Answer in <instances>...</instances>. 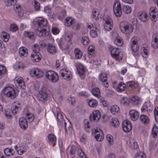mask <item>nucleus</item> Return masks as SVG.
<instances>
[{"instance_id": "nucleus-1", "label": "nucleus", "mask_w": 158, "mask_h": 158, "mask_svg": "<svg viewBox=\"0 0 158 158\" xmlns=\"http://www.w3.org/2000/svg\"><path fill=\"white\" fill-rule=\"evenodd\" d=\"M34 23L38 27L36 34L39 36H45L48 34V32L44 27L47 26V20L42 17H37L34 19Z\"/></svg>"}, {"instance_id": "nucleus-2", "label": "nucleus", "mask_w": 158, "mask_h": 158, "mask_svg": "<svg viewBox=\"0 0 158 158\" xmlns=\"http://www.w3.org/2000/svg\"><path fill=\"white\" fill-rule=\"evenodd\" d=\"M120 28L121 31L125 34H130L133 30L132 25L126 21H122L120 24Z\"/></svg>"}, {"instance_id": "nucleus-3", "label": "nucleus", "mask_w": 158, "mask_h": 158, "mask_svg": "<svg viewBox=\"0 0 158 158\" xmlns=\"http://www.w3.org/2000/svg\"><path fill=\"white\" fill-rule=\"evenodd\" d=\"M112 57L118 61L121 60L123 57L122 52L120 49L117 48H113L110 52Z\"/></svg>"}, {"instance_id": "nucleus-4", "label": "nucleus", "mask_w": 158, "mask_h": 158, "mask_svg": "<svg viewBox=\"0 0 158 158\" xmlns=\"http://www.w3.org/2000/svg\"><path fill=\"white\" fill-rule=\"evenodd\" d=\"M46 77L49 81L53 83L57 82L59 79L58 74L54 71L49 70L45 74Z\"/></svg>"}, {"instance_id": "nucleus-5", "label": "nucleus", "mask_w": 158, "mask_h": 158, "mask_svg": "<svg viewBox=\"0 0 158 158\" xmlns=\"http://www.w3.org/2000/svg\"><path fill=\"white\" fill-rule=\"evenodd\" d=\"M57 118L59 121L61 123H64V126L66 129L67 133L68 134H70L72 130V128L70 126L69 123L68 122V125L65 121L63 119V116L61 113L58 112L57 114Z\"/></svg>"}, {"instance_id": "nucleus-6", "label": "nucleus", "mask_w": 158, "mask_h": 158, "mask_svg": "<svg viewBox=\"0 0 158 158\" xmlns=\"http://www.w3.org/2000/svg\"><path fill=\"white\" fill-rule=\"evenodd\" d=\"M3 93L5 96L11 99H14L16 97L15 91L11 87H6L3 90Z\"/></svg>"}, {"instance_id": "nucleus-7", "label": "nucleus", "mask_w": 158, "mask_h": 158, "mask_svg": "<svg viewBox=\"0 0 158 158\" xmlns=\"http://www.w3.org/2000/svg\"><path fill=\"white\" fill-rule=\"evenodd\" d=\"M47 88L45 86H43L41 88L40 91L38 94L37 98L38 100L42 102L46 101L48 97V94L46 92Z\"/></svg>"}, {"instance_id": "nucleus-8", "label": "nucleus", "mask_w": 158, "mask_h": 158, "mask_svg": "<svg viewBox=\"0 0 158 158\" xmlns=\"http://www.w3.org/2000/svg\"><path fill=\"white\" fill-rule=\"evenodd\" d=\"M114 13L115 16L117 17H120L122 15L121 4L119 1L116 0L113 4V7Z\"/></svg>"}, {"instance_id": "nucleus-9", "label": "nucleus", "mask_w": 158, "mask_h": 158, "mask_svg": "<svg viewBox=\"0 0 158 158\" xmlns=\"http://www.w3.org/2000/svg\"><path fill=\"white\" fill-rule=\"evenodd\" d=\"M92 133L97 141H101L103 139L104 135L103 132L99 128L92 129Z\"/></svg>"}, {"instance_id": "nucleus-10", "label": "nucleus", "mask_w": 158, "mask_h": 158, "mask_svg": "<svg viewBox=\"0 0 158 158\" xmlns=\"http://www.w3.org/2000/svg\"><path fill=\"white\" fill-rule=\"evenodd\" d=\"M103 19L104 20V28L108 31L110 30L113 27V21L109 16H105Z\"/></svg>"}, {"instance_id": "nucleus-11", "label": "nucleus", "mask_w": 158, "mask_h": 158, "mask_svg": "<svg viewBox=\"0 0 158 158\" xmlns=\"http://www.w3.org/2000/svg\"><path fill=\"white\" fill-rule=\"evenodd\" d=\"M149 15L151 20L156 22L158 19V10L156 7H151L149 9Z\"/></svg>"}, {"instance_id": "nucleus-12", "label": "nucleus", "mask_w": 158, "mask_h": 158, "mask_svg": "<svg viewBox=\"0 0 158 158\" xmlns=\"http://www.w3.org/2000/svg\"><path fill=\"white\" fill-rule=\"evenodd\" d=\"M29 73L31 76L37 78H41L44 75L43 71L38 68L32 69L30 70Z\"/></svg>"}, {"instance_id": "nucleus-13", "label": "nucleus", "mask_w": 158, "mask_h": 158, "mask_svg": "<svg viewBox=\"0 0 158 158\" xmlns=\"http://www.w3.org/2000/svg\"><path fill=\"white\" fill-rule=\"evenodd\" d=\"M101 117L100 112L97 110L93 111L92 114L90 115L89 118L91 121H98Z\"/></svg>"}, {"instance_id": "nucleus-14", "label": "nucleus", "mask_w": 158, "mask_h": 158, "mask_svg": "<svg viewBox=\"0 0 158 158\" xmlns=\"http://www.w3.org/2000/svg\"><path fill=\"white\" fill-rule=\"evenodd\" d=\"M71 40H61L59 43V45L62 50H67L72 44Z\"/></svg>"}, {"instance_id": "nucleus-15", "label": "nucleus", "mask_w": 158, "mask_h": 158, "mask_svg": "<svg viewBox=\"0 0 158 158\" xmlns=\"http://www.w3.org/2000/svg\"><path fill=\"white\" fill-rule=\"evenodd\" d=\"M132 125L130 121L126 120L123 122L122 128L124 132H129L132 130Z\"/></svg>"}, {"instance_id": "nucleus-16", "label": "nucleus", "mask_w": 158, "mask_h": 158, "mask_svg": "<svg viewBox=\"0 0 158 158\" xmlns=\"http://www.w3.org/2000/svg\"><path fill=\"white\" fill-rule=\"evenodd\" d=\"M131 48L133 52L132 53L135 55L139 49V46L137 40H131Z\"/></svg>"}, {"instance_id": "nucleus-17", "label": "nucleus", "mask_w": 158, "mask_h": 158, "mask_svg": "<svg viewBox=\"0 0 158 158\" xmlns=\"http://www.w3.org/2000/svg\"><path fill=\"white\" fill-rule=\"evenodd\" d=\"M61 77L64 79L69 80L71 78L72 74L69 70L66 69L61 70L60 71Z\"/></svg>"}, {"instance_id": "nucleus-18", "label": "nucleus", "mask_w": 158, "mask_h": 158, "mask_svg": "<svg viewBox=\"0 0 158 158\" xmlns=\"http://www.w3.org/2000/svg\"><path fill=\"white\" fill-rule=\"evenodd\" d=\"M23 114L25 116V118L27 119L29 123L33 121L34 119V116L33 114L29 112L27 108H25L23 111Z\"/></svg>"}, {"instance_id": "nucleus-19", "label": "nucleus", "mask_w": 158, "mask_h": 158, "mask_svg": "<svg viewBox=\"0 0 158 158\" xmlns=\"http://www.w3.org/2000/svg\"><path fill=\"white\" fill-rule=\"evenodd\" d=\"M19 123L21 128L24 130L26 129L28 126L27 120L24 117H21L19 118Z\"/></svg>"}, {"instance_id": "nucleus-20", "label": "nucleus", "mask_w": 158, "mask_h": 158, "mask_svg": "<svg viewBox=\"0 0 158 158\" xmlns=\"http://www.w3.org/2000/svg\"><path fill=\"white\" fill-rule=\"evenodd\" d=\"M99 79L102 82H105V83H104L105 87L106 88L108 87L109 84L107 81V76L106 74L104 73H101L99 75Z\"/></svg>"}, {"instance_id": "nucleus-21", "label": "nucleus", "mask_w": 158, "mask_h": 158, "mask_svg": "<svg viewBox=\"0 0 158 158\" xmlns=\"http://www.w3.org/2000/svg\"><path fill=\"white\" fill-rule=\"evenodd\" d=\"M77 69L81 78L84 79L85 77V70L84 67L82 65L80 64L77 67Z\"/></svg>"}, {"instance_id": "nucleus-22", "label": "nucleus", "mask_w": 158, "mask_h": 158, "mask_svg": "<svg viewBox=\"0 0 158 158\" xmlns=\"http://www.w3.org/2000/svg\"><path fill=\"white\" fill-rule=\"evenodd\" d=\"M130 118L133 121L137 120L139 118V114L138 112L134 110H130L129 112Z\"/></svg>"}, {"instance_id": "nucleus-23", "label": "nucleus", "mask_w": 158, "mask_h": 158, "mask_svg": "<svg viewBox=\"0 0 158 158\" xmlns=\"http://www.w3.org/2000/svg\"><path fill=\"white\" fill-rule=\"evenodd\" d=\"M14 9L15 11L17 12L18 16L19 18H21L23 16L24 11L21 8L20 6L17 4L14 6Z\"/></svg>"}, {"instance_id": "nucleus-24", "label": "nucleus", "mask_w": 158, "mask_h": 158, "mask_svg": "<svg viewBox=\"0 0 158 158\" xmlns=\"http://www.w3.org/2000/svg\"><path fill=\"white\" fill-rule=\"evenodd\" d=\"M15 85L17 87L24 89L25 87V83L23 79L21 77H16Z\"/></svg>"}, {"instance_id": "nucleus-25", "label": "nucleus", "mask_w": 158, "mask_h": 158, "mask_svg": "<svg viewBox=\"0 0 158 158\" xmlns=\"http://www.w3.org/2000/svg\"><path fill=\"white\" fill-rule=\"evenodd\" d=\"M152 109V106L150 102H145L141 108L142 111H150Z\"/></svg>"}, {"instance_id": "nucleus-26", "label": "nucleus", "mask_w": 158, "mask_h": 158, "mask_svg": "<svg viewBox=\"0 0 158 158\" xmlns=\"http://www.w3.org/2000/svg\"><path fill=\"white\" fill-rule=\"evenodd\" d=\"M47 50L49 53L52 54H54L57 52V49L55 46L50 43L47 45Z\"/></svg>"}, {"instance_id": "nucleus-27", "label": "nucleus", "mask_w": 158, "mask_h": 158, "mask_svg": "<svg viewBox=\"0 0 158 158\" xmlns=\"http://www.w3.org/2000/svg\"><path fill=\"white\" fill-rule=\"evenodd\" d=\"M48 137L49 143L52 145V146H54L56 142V136L53 134H50L48 135Z\"/></svg>"}, {"instance_id": "nucleus-28", "label": "nucleus", "mask_w": 158, "mask_h": 158, "mask_svg": "<svg viewBox=\"0 0 158 158\" xmlns=\"http://www.w3.org/2000/svg\"><path fill=\"white\" fill-rule=\"evenodd\" d=\"M138 15L139 19L142 21L144 22L148 20V16L145 12H139Z\"/></svg>"}, {"instance_id": "nucleus-29", "label": "nucleus", "mask_w": 158, "mask_h": 158, "mask_svg": "<svg viewBox=\"0 0 158 158\" xmlns=\"http://www.w3.org/2000/svg\"><path fill=\"white\" fill-rule=\"evenodd\" d=\"M86 101L88 105L90 107L95 108L98 105V102L95 99H88Z\"/></svg>"}, {"instance_id": "nucleus-30", "label": "nucleus", "mask_w": 158, "mask_h": 158, "mask_svg": "<svg viewBox=\"0 0 158 158\" xmlns=\"http://www.w3.org/2000/svg\"><path fill=\"white\" fill-rule=\"evenodd\" d=\"M31 60L34 62H38L41 58V56L40 53H32L31 55Z\"/></svg>"}, {"instance_id": "nucleus-31", "label": "nucleus", "mask_w": 158, "mask_h": 158, "mask_svg": "<svg viewBox=\"0 0 158 158\" xmlns=\"http://www.w3.org/2000/svg\"><path fill=\"white\" fill-rule=\"evenodd\" d=\"M92 93L93 95L95 97L99 98H100V91L98 88L95 87L93 88L92 90Z\"/></svg>"}, {"instance_id": "nucleus-32", "label": "nucleus", "mask_w": 158, "mask_h": 158, "mask_svg": "<svg viewBox=\"0 0 158 158\" xmlns=\"http://www.w3.org/2000/svg\"><path fill=\"white\" fill-rule=\"evenodd\" d=\"M140 119L142 123L144 124H148L149 122V118L145 115H141L140 116Z\"/></svg>"}, {"instance_id": "nucleus-33", "label": "nucleus", "mask_w": 158, "mask_h": 158, "mask_svg": "<svg viewBox=\"0 0 158 158\" xmlns=\"http://www.w3.org/2000/svg\"><path fill=\"white\" fill-rule=\"evenodd\" d=\"M126 88V85L123 82H120L119 83L116 89L118 92H121L124 91Z\"/></svg>"}, {"instance_id": "nucleus-34", "label": "nucleus", "mask_w": 158, "mask_h": 158, "mask_svg": "<svg viewBox=\"0 0 158 158\" xmlns=\"http://www.w3.org/2000/svg\"><path fill=\"white\" fill-rule=\"evenodd\" d=\"M24 67V65L21 62H17L14 65L13 67L15 69L17 70L23 69Z\"/></svg>"}, {"instance_id": "nucleus-35", "label": "nucleus", "mask_w": 158, "mask_h": 158, "mask_svg": "<svg viewBox=\"0 0 158 158\" xmlns=\"http://www.w3.org/2000/svg\"><path fill=\"white\" fill-rule=\"evenodd\" d=\"M120 102L124 106L130 105V98L127 97H124L121 99Z\"/></svg>"}, {"instance_id": "nucleus-36", "label": "nucleus", "mask_w": 158, "mask_h": 158, "mask_svg": "<svg viewBox=\"0 0 158 158\" xmlns=\"http://www.w3.org/2000/svg\"><path fill=\"white\" fill-rule=\"evenodd\" d=\"M4 153L5 156H13L15 153V152L12 148H7L4 150Z\"/></svg>"}, {"instance_id": "nucleus-37", "label": "nucleus", "mask_w": 158, "mask_h": 158, "mask_svg": "<svg viewBox=\"0 0 158 158\" xmlns=\"http://www.w3.org/2000/svg\"><path fill=\"white\" fill-rule=\"evenodd\" d=\"M110 124L112 127H117L119 126V121L117 118H113L111 120Z\"/></svg>"}, {"instance_id": "nucleus-38", "label": "nucleus", "mask_w": 158, "mask_h": 158, "mask_svg": "<svg viewBox=\"0 0 158 158\" xmlns=\"http://www.w3.org/2000/svg\"><path fill=\"white\" fill-rule=\"evenodd\" d=\"M19 52L20 56H26L27 54V51L26 48L22 47L19 48Z\"/></svg>"}, {"instance_id": "nucleus-39", "label": "nucleus", "mask_w": 158, "mask_h": 158, "mask_svg": "<svg viewBox=\"0 0 158 158\" xmlns=\"http://www.w3.org/2000/svg\"><path fill=\"white\" fill-rule=\"evenodd\" d=\"M110 110L112 114H115L120 111V109L119 107L117 105H115L110 106Z\"/></svg>"}, {"instance_id": "nucleus-40", "label": "nucleus", "mask_w": 158, "mask_h": 158, "mask_svg": "<svg viewBox=\"0 0 158 158\" xmlns=\"http://www.w3.org/2000/svg\"><path fill=\"white\" fill-rule=\"evenodd\" d=\"M87 27L88 29L91 30L94 29H97L99 27V25L98 23H95L94 25L91 23H89L87 24Z\"/></svg>"}, {"instance_id": "nucleus-41", "label": "nucleus", "mask_w": 158, "mask_h": 158, "mask_svg": "<svg viewBox=\"0 0 158 158\" xmlns=\"http://www.w3.org/2000/svg\"><path fill=\"white\" fill-rule=\"evenodd\" d=\"M65 25L67 27L70 26L75 22L74 20L70 17H68L66 19Z\"/></svg>"}, {"instance_id": "nucleus-42", "label": "nucleus", "mask_w": 158, "mask_h": 158, "mask_svg": "<svg viewBox=\"0 0 158 158\" xmlns=\"http://www.w3.org/2000/svg\"><path fill=\"white\" fill-rule=\"evenodd\" d=\"M139 102V99L137 96H134L131 99H130V104L136 105L138 104Z\"/></svg>"}, {"instance_id": "nucleus-43", "label": "nucleus", "mask_w": 158, "mask_h": 158, "mask_svg": "<svg viewBox=\"0 0 158 158\" xmlns=\"http://www.w3.org/2000/svg\"><path fill=\"white\" fill-rule=\"evenodd\" d=\"M24 35L25 36L27 37L28 38L30 39H36L35 35L32 32L25 31L24 33Z\"/></svg>"}, {"instance_id": "nucleus-44", "label": "nucleus", "mask_w": 158, "mask_h": 158, "mask_svg": "<svg viewBox=\"0 0 158 158\" xmlns=\"http://www.w3.org/2000/svg\"><path fill=\"white\" fill-rule=\"evenodd\" d=\"M92 16L93 18L97 20L99 19V18L100 17L99 15V12L97 9H94L93 10Z\"/></svg>"}, {"instance_id": "nucleus-45", "label": "nucleus", "mask_w": 158, "mask_h": 158, "mask_svg": "<svg viewBox=\"0 0 158 158\" xmlns=\"http://www.w3.org/2000/svg\"><path fill=\"white\" fill-rule=\"evenodd\" d=\"M76 57L77 59H80L82 55V51L78 48H76L74 50Z\"/></svg>"}, {"instance_id": "nucleus-46", "label": "nucleus", "mask_w": 158, "mask_h": 158, "mask_svg": "<svg viewBox=\"0 0 158 158\" xmlns=\"http://www.w3.org/2000/svg\"><path fill=\"white\" fill-rule=\"evenodd\" d=\"M122 10L123 11L127 14L131 13L132 10L131 7L129 6L126 5L123 6Z\"/></svg>"}, {"instance_id": "nucleus-47", "label": "nucleus", "mask_w": 158, "mask_h": 158, "mask_svg": "<svg viewBox=\"0 0 158 158\" xmlns=\"http://www.w3.org/2000/svg\"><path fill=\"white\" fill-rule=\"evenodd\" d=\"M26 151L27 150L25 147L23 145H21L19 147V149L17 150V152L19 155H21L26 152Z\"/></svg>"}, {"instance_id": "nucleus-48", "label": "nucleus", "mask_w": 158, "mask_h": 158, "mask_svg": "<svg viewBox=\"0 0 158 158\" xmlns=\"http://www.w3.org/2000/svg\"><path fill=\"white\" fill-rule=\"evenodd\" d=\"M141 54L143 57L146 58L148 56V51L147 48L143 47L141 49Z\"/></svg>"}, {"instance_id": "nucleus-49", "label": "nucleus", "mask_w": 158, "mask_h": 158, "mask_svg": "<svg viewBox=\"0 0 158 158\" xmlns=\"http://www.w3.org/2000/svg\"><path fill=\"white\" fill-rule=\"evenodd\" d=\"M6 73L5 67L2 65H0V78L3 77Z\"/></svg>"}, {"instance_id": "nucleus-50", "label": "nucleus", "mask_w": 158, "mask_h": 158, "mask_svg": "<svg viewBox=\"0 0 158 158\" xmlns=\"http://www.w3.org/2000/svg\"><path fill=\"white\" fill-rule=\"evenodd\" d=\"M152 133L154 138L158 134V127L156 125H154L152 129Z\"/></svg>"}, {"instance_id": "nucleus-51", "label": "nucleus", "mask_w": 158, "mask_h": 158, "mask_svg": "<svg viewBox=\"0 0 158 158\" xmlns=\"http://www.w3.org/2000/svg\"><path fill=\"white\" fill-rule=\"evenodd\" d=\"M5 3L7 6H10L14 5V6L16 4V0H7L5 2Z\"/></svg>"}, {"instance_id": "nucleus-52", "label": "nucleus", "mask_w": 158, "mask_h": 158, "mask_svg": "<svg viewBox=\"0 0 158 158\" xmlns=\"http://www.w3.org/2000/svg\"><path fill=\"white\" fill-rule=\"evenodd\" d=\"M12 110L10 109H7L5 110V115L6 117L8 118H11L12 117Z\"/></svg>"}, {"instance_id": "nucleus-53", "label": "nucleus", "mask_w": 158, "mask_h": 158, "mask_svg": "<svg viewBox=\"0 0 158 158\" xmlns=\"http://www.w3.org/2000/svg\"><path fill=\"white\" fill-rule=\"evenodd\" d=\"M127 85L132 88H135L138 86V84L133 81L128 82L127 83Z\"/></svg>"}, {"instance_id": "nucleus-54", "label": "nucleus", "mask_w": 158, "mask_h": 158, "mask_svg": "<svg viewBox=\"0 0 158 158\" xmlns=\"http://www.w3.org/2000/svg\"><path fill=\"white\" fill-rule=\"evenodd\" d=\"M32 49L33 51L32 53H39L40 48L37 44H34L32 47Z\"/></svg>"}, {"instance_id": "nucleus-55", "label": "nucleus", "mask_w": 158, "mask_h": 158, "mask_svg": "<svg viewBox=\"0 0 158 158\" xmlns=\"http://www.w3.org/2000/svg\"><path fill=\"white\" fill-rule=\"evenodd\" d=\"M1 36L2 39H7L9 40L10 38V35L9 34L5 31H2Z\"/></svg>"}, {"instance_id": "nucleus-56", "label": "nucleus", "mask_w": 158, "mask_h": 158, "mask_svg": "<svg viewBox=\"0 0 158 158\" xmlns=\"http://www.w3.org/2000/svg\"><path fill=\"white\" fill-rule=\"evenodd\" d=\"M78 153L80 158H87L84 152L81 149L78 150Z\"/></svg>"}, {"instance_id": "nucleus-57", "label": "nucleus", "mask_w": 158, "mask_h": 158, "mask_svg": "<svg viewBox=\"0 0 158 158\" xmlns=\"http://www.w3.org/2000/svg\"><path fill=\"white\" fill-rule=\"evenodd\" d=\"M10 30L12 32H14L18 30V27L16 24H12L10 26Z\"/></svg>"}, {"instance_id": "nucleus-58", "label": "nucleus", "mask_w": 158, "mask_h": 158, "mask_svg": "<svg viewBox=\"0 0 158 158\" xmlns=\"http://www.w3.org/2000/svg\"><path fill=\"white\" fill-rule=\"evenodd\" d=\"M106 138L109 143L110 144H112L113 143V136L111 135L108 134L106 136Z\"/></svg>"}, {"instance_id": "nucleus-59", "label": "nucleus", "mask_w": 158, "mask_h": 158, "mask_svg": "<svg viewBox=\"0 0 158 158\" xmlns=\"http://www.w3.org/2000/svg\"><path fill=\"white\" fill-rule=\"evenodd\" d=\"M88 53L90 55H93L95 52L94 47L93 46H90L88 48Z\"/></svg>"}, {"instance_id": "nucleus-60", "label": "nucleus", "mask_w": 158, "mask_h": 158, "mask_svg": "<svg viewBox=\"0 0 158 158\" xmlns=\"http://www.w3.org/2000/svg\"><path fill=\"white\" fill-rule=\"evenodd\" d=\"M96 30L95 29H92L90 31V35L92 38H95L97 36L98 34Z\"/></svg>"}, {"instance_id": "nucleus-61", "label": "nucleus", "mask_w": 158, "mask_h": 158, "mask_svg": "<svg viewBox=\"0 0 158 158\" xmlns=\"http://www.w3.org/2000/svg\"><path fill=\"white\" fill-rule=\"evenodd\" d=\"M80 24L77 22H74L73 24L72 28L75 30H78L80 28Z\"/></svg>"}, {"instance_id": "nucleus-62", "label": "nucleus", "mask_w": 158, "mask_h": 158, "mask_svg": "<svg viewBox=\"0 0 158 158\" xmlns=\"http://www.w3.org/2000/svg\"><path fill=\"white\" fill-rule=\"evenodd\" d=\"M154 111L155 120L158 124V107H155Z\"/></svg>"}, {"instance_id": "nucleus-63", "label": "nucleus", "mask_w": 158, "mask_h": 158, "mask_svg": "<svg viewBox=\"0 0 158 158\" xmlns=\"http://www.w3.org/2000/svg\"><path fill=\"white\" fill-rule=\"evenodd\" d=\"M145 156L144 153L142 152H140L136 154L135 158H145Z\"/></svg>"}, {"instance_id": "nucleus-64", "label": "nucleus", "mask_w": 158, "mask_h": 158, "mask_svg": "<svg viewBox=\"0 0 158 158\" xmlns=\"http://www.w3.org/2000/svg\"><path fill=\"white\" fill-rule=\"evenodd\" d=\"M151 44L153 48L156 49L158 48V40H152Z\"/></svg>"}]
</instances>
